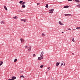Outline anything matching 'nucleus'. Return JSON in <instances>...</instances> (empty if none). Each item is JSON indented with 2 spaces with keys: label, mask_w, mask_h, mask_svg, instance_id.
Returning <instances> with one entry per match:
<instances>
[{
  "label": "nucleus",
  "mask_w": 80,
  "mask_h": 80,
  "mask_svg": "<svg viewBox=\"0 0 80 80\" xmlns=\"http://www.w3.org/2000/svg\"><path fill=\"white\" fill-rule=\"evenodd\" d=\"M33 57H35L36 56V55L35 54H33L32 55Z\"/></svg>",
  "instance_id": "obj_27"
},
{
  "label": "nucleus",
  "mask_w": 80,
  "mask_h": 80,
  "mask_svg": "<svg viewBox=\"0 0 80 80\" xmlns=\"http://www.w3.org/2000/svg\"><path fill=\"white\" fill-rule=\"evenodd\" d=\"M72 54H74L73 53H72Z\"/></svg>",
  "instance_id": "obj_46"
},
{
  "label": "nucleus",
  "mask_w": 80,
  "mask_h": 80,
  "mask_svg": "<svg viewBox=\"0 0 80 80\" xmlns=\"http://www.w3.org/2000/svg\"><path fill=\"white\" fill-rule=\"evenodd\" d=\"M42 36H43V37H45V36L46 35L45 34L42 33Z\"/></svg>",
  "instance_id": "obj_17"
},
{
  "label": "nucleus",
  "mask_w": 80,
  "mask_h": 80,
  "mask_svg": "<svg viewBox=\"0 0 80 80\" xmlns=\"http://www.w3.org/2000/svg\"><path fill=\"white\" fill-rule=\"evenodd\" d=\"M62 33H63V32H62Z\"/></svg>",
  "instance_id": "obj_41"
},
{
  "label": "nucleus",
  "mask_w": 80,
  "mask_h": 80,
  "mask_svg": "<svg viewBox=\"0 0 80 80\" xmlns=\"http://www.w3.org/2000/svg\"><path fill=\"white\" fill-rule=\"evenodd\" d=\"M37 4L38 5H40V3H38Z\"/></svg>",
  "instance_id": "obj_34"
},
{
  "label": "nucleus",
  "mask_w": 80,
  "mask_h": 80,
  "mask_svg": "<svg viewBox=\"0 0 80 80\" xmlns=\"http://www.w3.org/2000/svg\"><path fill=\"white\" fill-rule=\"evenodd\" d=\"M31 49H32V46H29V49H28V52H30V50H31Z\"/></svg>",
  "instance_id": "obj_2"
},
{
  "label": "nucleus",
  "mask_w": 80,
  "mask_h": 80,
  "mask_svg": "<svg viewBox=\"0 0 80 80\" xmlns=\"http://www.w3.org/2000/svg\"><path fill=\"white\" fill-rule=\"evenodd\" d=\"M25 48H28V46H26L25 47Z\"/></svg>",
  "instance_id": "obj_20"
},
{
  "label": "nucleus",
  "mask_w": 80,
  "mask_h": 80,
  "mask_svg": "<svg viewBox=\"0 0 80 80\" xmlns=\"http://www.w3.org/2000/svg\"><path fill=\"white\" fill-rule=\"evenodd\" d=\"M17 61V59H14V62H16Z\"/></svg>",
  "instance_id": "obj_21"
},
{
  "label": "nucleus",
  "mask_w": 80,
  "mask_h": 80,
  "mask_svg": "<svg viewBox=\"0 0 80 80\" xmlns=\"http://www.w3.org/2000/svg\"><path fill=\"white\" fill-rule=\"evenodd\" d=\"M25 5H23L22 6V7H23V8H25Z\"/></svg>",
  "instance_id": "obj_25"
},
{
  "label": "nucleus",
  "mask_w": 80,
  "mask_h": 80,
  "mask_svg": "<svg viewBox=\"0 0 80 80\" xmlns=\"http://www.w3.org/2000/svg\"><path fill=\"white\" fill-rule=\"evenodd\" d=\"M18 12H22L21 11H18Z\"/></svg>",
  "instance_id": "obj_39"
},
{
  "label": "nucleus",
  "mask_w": 80,
  "mask_h": 80,
  "mask_svg": "<svg viewBox=\"0 0 80 80\" xmlns=\"http://www.w3.org/2000/svg\"><path fill=\"white\" fill-rule=\"evenodd\" d=\"M25 2H23L22 4V5H25Z\"/></svg>",
  "instance_id": "obj_26"
},
{
  "label": "nucleus",
  "mask_w": 80,
  "mask_h": 80,
  "mask_svg": "<svg viewBox=\"0 0 80 80\" xmlns=\"http://www.w3.org/2000/svg\"><path fill=\"white\" fill-rule=\"evenodd\" d=\"M48 70H50V67H49V68H48Z\"/></svg>",
  "instance_id": "obj_28"
},
{
  "label": "nucleus",
  "mask_w": 80,
  "mask_h": 80,
  "mask_svg": "<svg viewBox=\"0 0 80 80\" xmlns=\"http://www.w3.org/2000/svg\"><path fill=\"white\" fill-rule=\"evenodd\" d=\"M74 30H76V29H74Z\"/></svg>",
  "instance_id": "obj_43"
},
{
  "label": "nucleus",
  "mask_w": 80,
  "mask_h": 80,
  "mask_svg": "<svg viewBox=\"0 0 80 80\" xmlns=\"http://www.w3.org/2000/svg\"><path fill=\"white\" fill-rule=\"evenodd\" d=\"M12 80H15V79H16V77L15 76H12Z\"/></svg>",
  "instance_id": "obj_7"
},
{
  "label": "nucleus",
  "mask_w": 80,
  "mask_h": 80,
  "mask_svg": "<svg viewBox=\"0 0 80 80\" xmlns=\"http://www.w3.org/2000/svg\"><path fill=\"white\" fill-rule=\"evenodd\" d=\"M43 58V57H42V56H41L40 57H38V59L39 60H42Z\"/></svg>",
  "instance_id": "obj_1"
},
{
  "label": "nucleus",
  "mask_w": 80,
  "mask_h": 80,
  "mask_svg": "<svg viewBox=\"0 0 80 80\" xmlns=\"http://www.w3.org/2000/svg\"><path fill=\"white\" fill-rule=\"evenodd\" d=\"M46 7L47 8H48V4H46Z\"/></svg>",
  "instance_id": "obj_19"
},
{
  "label": "nucleus",
  "mask_w": 80,
  "mask_h": 80,
  "mask_svg": "<svg viewBox=\"0 0 80 80\" xmlns=\"http://www.w3.org/2000/svg\"><path fill=\"white\" fill-rule=\"evenodd\" d=\"M2 17H3V16H2Z\"/></svg>",
  "instance_id": "obj_45"
},
{
  "label": "nucleus",
  "mask_w": 80,
  "mask_h": 80,
  "mask_svg": "<svg viewBox=\"0 0 80 80\" xmlns=\"http://www.w3.org/2000/svg\"><path fill=\"white\" fill-rule=\"evenodd\" d=\"M77 7H78V8H80V4H79L77 6Z\"/></svg>",
  "instance_id": "obj_22"
},
{
  "label": "nucleus",
  "mask_w": 80,
  "mask_h": 80,
  "mask_svg": "<svg viewBox=\"0 0 80 80\" xmlns=\"http://www.w3.org/2000/svg\"><path fill=\"white\" fill-rule=\"evenodd\" d=\"M5 21H2L1 22V24H2V23L3 24H5Z\"/></svg>",
  "instance_id": "obj_6"
},
{
  "label": "nucleus",
  "mask_w": 80,
  "mask_h": 80,
  "mask_svg": "<svg viewBox=\"0 0 80 80\" xmlns=\"http://www.w3.org/2000/svg\"><path fill=\"white\" fill-rule=\"evenodd\" d=\"M63 65V63H62V64H61V67H62V65Z\"/></svg>",
  "instance_id": "obj_31"
},
{
  "label": "nucleus",
  "mask_w": 80,
  "mask_h": 80,
  "mask_svg": "<svg viewBox=\"0 0 80 80\" xmlns=\"http://www.w3.org/2000/svg\"><path fill=\"white\" fill-rule=\"evenodd\" d=\"M8 80H12V79H9Z\"/></svg>",
  "instance_id": "obj_37"
},
{
  "label": "nucleus",
  "mask_w": 80,
  "mask_h": 80,
  "mask_svg": "<svg viewBox=\"0 0 80 80\" xmlns=\"http://www.w3.org/2000/svg\"><path fill=\"white\" fill-rule=\"evenodd\" d=\"M63 63H64L63 66H65V62H63Z\"/></svg>",
  "instance_id": "obj_33"
},
{
  "label": "nucleus",
  "mask_w": 80,
  "mask_h": 80,
  "mask_svg": "<svg viewBox=\"0 0 80 80\" xmlns=\"http://www.w3.org/2000/svg\"><path fill=\"white\" fill-rule=\"evenodd\" d=\"M20 40H21V43H23V42H24V40L23 39V38H21L20 39Z\"/></svg>",
  "instance_id": "obj_3"
},
{
  "label": "nucleus",
  "mask_w": 80,
  "mask_h": 80,
  "mask_svg": "<svg viewBox=\"0 0 80 80\" xmlns=\"http://www.w3.org/2000/svg\"><path fill=\"white\" fill-rule=\"evenodd\" d=\"M23 3V1H21L19 2V3H20V4H21V3Z\"/></svg>",
  "instance_id": "obj_24"
},
{
  "label": "nucleus",
  "mask_w": 80,
  "mask_h": 80,
  "mask_svg": "<svg viewBox=\"0 0 80 80\" xmlns=\"http://www.w3.org/2000/svg\"><path fill=\"white\" fill-rule=\"evenodd\" d=\"M69 7V6H66L64 7V8H68Z\"/></svg>",
  "instance_id": "obj_11"
},
{
  "label": "nucleus",
  "mask_w": 80,
  "mask_h": 80,
  "mask_svg": "<svg viewBox=\"0 0 80 80\" xmlns=\"http://www.w3.org/2000/svg\"><path fill=\"white\" fill-rule=\"evenodd\" d=\"M0 63H0V66H1V65L3 64V62L2 61H0Z\"/></svg>",
  "instance_id": "obj_15"
},
{
  "label": "nucleus",
  "mask_w": 80,
  "mask_h": 80,
  "mask_svg": "<svg viewBox=\"0 0 80 80\" xmlns=\"http://www.w3.org/2000/svg\"><path fill=\"white\" fill-rule=\"evenodd\" d=\"M4 9L6 10H8V9H7V7L5 6H4Z\"/></svg>",
  "instance_id": "obj_10"
},
{
  "label": "nucleus",
  "mask_w": 80,
  "mask_h": 80,
  "mask_svg": "<svg viewBox=\"0 0 80 80\" xmlns=\"http://www.w3.org/2000/svg\"><path fill=\"white\" fill-rule=\"evenodd\" d=\"M75 1L76 2H77V3H78L80 2V1L78 0H75Z\"/></svg>",
  "instance_id": "obj_18"
},
{
  "label": "nucleus",
  "mask_w": 80,
  "mask_h": 80,
  "mask_svg": "<svg viewBox=\"0 0 80 80\" xmlns=\"http://www.w3.org/2000/svg\"><path fill=\"white\" fill-rule=\"evenodd\" d=\"M79 29H80V27H78Z\"/></svg>",
  "instance_id": "obj_40"
},
{
  "label": "nucleus",
  "mask_w": 80,
  "mask_h": 80,
  "mask_svg": "<svg viewBox=\"0 0 80 80\" xmlns=\"http://www.w3.org/2000/svg\"><path fill=\"white\" fill-rule=\"evenodd\" d=\"M68 1H72V0H68Z\"/></svg>",
  "instance_id": "obj_36"
},
{
  "label": "nucleus",
  "mask_w": 80,
  "mask_h": 80,
  "mask_svg": "<svg viewBox=\"0 0 80 80\" xmlns=\"http://www.w3.org/2000/svg\"><path fill=\"white\" fill-rule=\"evenodd\" d=\"M13 18H14V19H18V17H17V16H15L13 17Z\"/></svg>",
  "instance_id": "obj_14"
},
{
  "label": "nucleus",
  "mask_w": 80,
  "mask_h": 80,
  "mask_svg": "<svg viewBox=\"0 0 80 80\" xmlns=\"http://www.w3.org/2000/svg\"><path fill=\"white\" fill-rule=\"evenodd\" d=\"M58 23L59 24L61 25H64V24L62 23V22H61V21H59Z\"/></svg>",
  "instance_id": "obj_8"
},
{
  "label": "nucleus",
  "mask_w": 80,
  "mask_h": 80,
  "mask_svg": "<svg viewBox=\"0 0 80 80\" xmlns=\"http://www.w3.org/2000/svg\"><path fill=\"white\" fill-rule=\"evenodd\" d=\"M22 77L23 78H25V76H23V75H22L20 76L21 78H22Z\"/></svg>",
  "instance_id": "obj_23"
},
{
  "label": "nucleus",
  "mask_w": 80,
  "mask_h": 80,
  "mask_svg": "<svg viewBox=\"0 0 80 80\" xmlns=\"http://www.w3.org/2000/svg\"><path fill=\"white\" fill-rule=\"evenodd\" d=\"M64 15L65 16H68V15H69V16H72V15L71 14H65Z\"/></svg>",
  "instance_id": "obj_9"
},
{
  "label": "nucleus",
  "mask_w": 80,
  "mask_h": 80,
  "mask_svg": "<svg viewBox=\"0 0 80 80\" xmlns=\"http://www.w3.org/2000/svg\"><path fill=\"white\" fill-rule=\"evenodd\" d=\"M59 64H60V62H59Z\"/></svg>",
  "instance_id": "obj_44"
},
{
  "label": "nucleus",
  "mask_w": 80,
  "mask_h": 80,
  "mask_svg": "<svg viewBox=\"0 0 80 80\" xmlns=\"http://www.w3.org/2000/svg\"><path fill=\"white\" fill-rule=\"evenodd\" d=\"M76 29H79L78 27L76 28Z\"/></svg>",
  "instance_id": "obj_35"
},
{
  "label": "nucleus",
  "mask_w": 80,
  "mask_h": 80,
  "mask_svg": "<svg viewBox=\"0 0 80 80\" xmlns=\"http://www.w3.org/2000/svg\"><path fill=\"white\" fill-rule=\"evenodd\" d=\"M58 65H59V62H58L56 63V66L58 67Z\"/></svg>",
  "instance_id": "obj_16"
},
{
  "label": "nucleus",
  "mask_w": 80,
  "mask_h": 80,
  "mask_svg": "<svg viewBox=\"0 0 80 80\" xmlns=\"http://www.w3.org/2000/svg\"><path fill=\"white\" fill-rule=\"evenodd\" d=\"M43 53H44V52H43V51H42L41 52L40 55L41 57H43Z\"/></svg>",
  "instance_id": "obj_4"
},
{
  "label": "nucleus",
  "mask_w": 80,
  "mask_h": 80,
  "mask_svg": "<svg viewBox=\"0 0 80 80\" xmlns=\"http://www.w3.org/2000/svg\"><path fill=\"white\" fill-rule=\"evenodd\" d=\"M67 29L68 30H71V29H70V28H67Z\"/></svg>",
  "instance_id": "obj_29"
},
{
  "label": "nucleus",
  "mask_w": 80,
  "mask_h": 80,
  "mask_svg": "<svg viewBox=\"0 0 80 80\" xmlns=\"http://www.w3.org/2000/svg\"><path fill=\"white\" fill-rule=\"evenodd\" d=\"M43 65H41L40 66V68H43Z\"/></svg>",
  "instance_id": "obj_30"
},
{
  "label": "nucleus",
  "mask_w": 80,
  "mask_h": 80,
  "mask_svg": "<svg viewBox=\"0 0 80 80\" xmlns=\"http://www.w3.org/2000/svg\"><path fill=\"white\" fill-rule=\"evenodd\" d=\"M49 13H53V12H49Z\"/></svg>",
  "instance_id": "obj_32"
},
{
  "label": "nucleus",
  "mask_w": 80,
  "mask_h": 80,
  "mask_svg": "<svg viewBox=\"0 0 80 80\" xmlns=\"http://www.w3.org/2000/svg\"><path fill=\"white\" fill-rule=\"evenodd\" d=\"M20 72H21V73H23V71H22Z\"/></svg>",
  "instance_id": "obj_38"
},
{
  "label": "nucleus",
  "mask_w": 80,
  "mask_h": 80,
  "mask_svg": "<svg viewBox=\"0 0 80 80\" xmlns=\"http://www.w3.org/2000/svg\"><path fill=\"white\" fill-rule=\"evenodd\" d=\"M54 10V9H52L49 10V12H53Z\"/></svg>",
  "instance_id": "obj_12"
},
{
  "label": "nucleus",
  "mask_w": 80,
  "mask_h": 80,
  "mask_svg": "<svg viewBox=\"0 0 80 80\" xmlns=\"http://www.w3.org/2000/svg\"><path fill=\"white\" fill-rule=\"evenodd\" d=\"M51 79H52V80H53V78H52Z\"/></svg>",
  "instance_id": "obj_42"
},
{
  "label": "nucleus",
  "mask_w": 80,
  "mask_h": 80,
  "mask_svg": "<svg viewBox=\"0 0 80 80\" xmlns=\"http://www.w3.org/2000/svg\"><path fill=\"white\" fill-rule=\"evenodd\" d=\"M21 21L22 22H27V19H21Z\"/></svg>",
  "instance_id": "obj_5"
},
{
  "label": "nucleus",
  "mask_w": 80,
  "mask_h": 80,
  "mask_svg": "<svg viewBox=\"0 0 80 80\" xmlns=\"http://www.w3.org/2000/svg\"><path fill=\"white\" fill-rule=\"evenodd\" d=\"M71 40L72 42H75V40L74 39V38H72L71 39Z\"/></svg>",
  "instance_id": "obj_13"
}]
</instances>
